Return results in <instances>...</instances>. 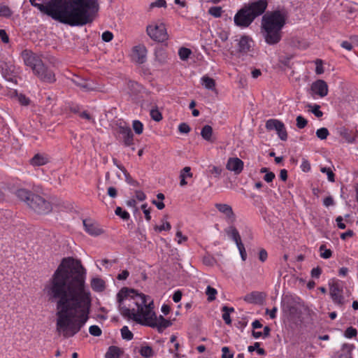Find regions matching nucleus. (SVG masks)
<instances>
[{
    "label": "nucleus",
    "mask_w": 358,
    "mask_h": 358,
    "mask_svg": "<svg viewBox=\"0 0 358 358\" xmlns=\"http://www.w3.org/2000/svg\"><path fill=\"white\" fill-rule=\"evenodd\" d=\"M80 260L63 258L44 289L56 303V331L65 338L78 334L89 319L92 296Z\"/></svg>",
    "instance_id": "obj_1"
},
{
    "label": "nucleus",
    "mask_w": 358,
    "mask_h": 358,
    "mask_svg": "<svg viewBox=\"0 0 358 358\" xmlns=\"http://www.w3.org/2000/svg\"><path fill=\"white\" fill-rule=\"evenodd\" d=\"M40 10H45L52 19L71 26H83L91 23L99 10L98 0H60L48 7L29 0Z\"/></svg>",
    "instance_id": "obj_2"
},
{
    "label": "nucleus",
    "mask_w": 358,
    "mask_h": 358,
    "mask_svg": "<svg viewBox=\"0 0 358 358\" xmlns=\"http://www.w3.org/2000/svg\"><path fill=\"white\" fill-rule=\"evenodd\" d=\"M118 309L122 316L142 324L147 311L154 308L153 301L136 290L124 287L117 294Z\"/></svg>",
    "instance_id": "obj_3"
},
{
    "label": "nucleus",
    "mask_w": 358,
    "mask_h": 358,
    "mask_svg": "<svg viewBox=\"0 0 358 358\" xmlns=\"http://www.w3.org/2000/svg\"><path fill=\"white\" fill-rule=\"evenodd\" d=\"M285 21V15L280 10H274L263 15L261 33L267 44L273 45L280 41Z\"/></svg>",
    "instance_id": "obj_4"
},
{
    "label": "nucleus",
    "mask_w": 358,
    "mask_h": 358,
    "mask_svg": "<svg viewBox=\"0 0 358 358\" xmlns=\"http://www.w3.org/2000/svg\"><path fill=\"white\" fill-rule=\"evenodd\" d=\"M154 308H152L150 311H147L145 314L146 317L144 318L143 325L148 326L152 328H157L159 333L164 331V330L169 327L172 325L171 320L165 319L162 315L157 317Z\"/></svg>",
    "instance_id": "obj_5"
},
{
    "label": "nucleus",
    "mask_w": 358,
    "mask_h": 358,
    "mask_svg": "<svg viewBox=\"0 0 358 358\" xmlns=\"http://www.w3.org/2000/svg\"><path fill=\"white\" fill-rule=\"evenodd\" d=\"M28 206L39 215L48 214L52 209V205L48 201L37 194L32 195L31 201L28 203Z\"/></svg>",
    "instance_id": "obj_6"
},
{
    "label": "nucleus",
    "mask_w": 358,
    "mask_h": 358,
    "mask_svg": "<svg viewBox=\"0 0 358 358\" xmlns=\"http://www.w3.org/2000/svg\"><path fill=\"white\" fill-rule=\"evenodd\" d=\"M148 35L155 41L163 43L168 40L169 35L164 23H152L146 28Z\"/></svg>",
    "instance_id": "obj_7"
},
{
    "label": "nucleus",
    "mask_w": 358,
    "mask_h": 358,
    "mask_svg": "<svg viewBox=\"0 0 358 358\" xmlns=\"http://www.w3.org/2000/svg\"><path fill=\"white\" fill-rule=\"evenodd\" d=\"M265 127L268 131H275L280 140L287 139V132L282 121L278 119H269L266 122Z\"/></svg>",
    "instance_id": "obj_8"
},
{
    "label": "nucleus",
    "mask_w": 358,
    "mask_h": 358,
    "mask_svg": "<svg viewBox=\"0 0 358 358\" xmlns=\"http://www.w3.org/2000/svg\"><path fill=\"white\" fill-rule=\"evenodd\" d=\"M254 20L244 6L238 10L234 17V24L241 28L248 27Z\"/></svg>",
    "instance_id": "obj_9"
},
{
    "label": "nucleus",
    "mask_w": 358,
    "mask_h": 358,
    "mask_svg": "<svg viewBox=\"0 0 358 358\" xmlns=\"http://www.w3.org/2000/svg\"><path fill=\"white\" fill-rule=\"evenodd\" d=\"M34 73L43 83H53L56 80L55 73L43 62H42L34 71Z\"/></svg>",
    "instance_id": "obj_10"
},
{
    "label": "nucleus",
    "mask_w": 358,
    "mask_h": 358,
    "mask_svg": "<svg viewBox=\"0 0 358 358\" xmlns=\"http://www.w3.org/2000/svg\"><path fill=\"white\" fill-rule=\"evenodd\" d=\"M244 6L255 20L265 12L268 6V2L266 0H258L245 4Z\"/></svg>",
    "instance_id": "obj_11"
},
{
    "label": "nucleus",
    "mask_w": 358,
    "mask_h": 358,
    "mask_svg": "<svg viewBox=\"0 0 358 358\" xmlns=\"http://www.w3.org/2000/svg\"><path fill=\"white\" fill-rule=\"evenodd\" d=\"M21 57L26 66L34 71L42 62L40 56L29 50H24L21 52Z\"/></svg>",
    "instance_id": "obj_12"
},
{
    "label": "nucleus",
    "mask_w": 358,
    "mask_h": 358,
    "mask_svg": "<svg viewBox=\"0 0 358 358\" xmlns=\"http://www.w3.org/2000/svg\"><path fill=\"white\" fill-rule=\"evenodd\" d=\"M329 292L333 301L338 305L344 303V297L342 295L343 289L337 281L329 283Z\"/></svg>",
    "instance_id": "obj_13"
},
{
    "label": "nucleus",
    "mask_w": 358,
    "mask_h": 358,
    "mask_svg": "<svg viewBox=\"0 0 358 358\" xmlns=\"http://www.w3.org/2000/svg\"><path fill=\"white\" fill-rule=\"evenodd\" d=\"M83 222L85 231L90 235L97 236L103 233L99 224L92 220L85 219Z\"/></svg>",
    "instance_id": "obj_14"
},
{
    "label": "nucleus",
    "mask_w": 358,
    "mask_h": 358,
    "mask_svg": "<svg viewBox=\"0 0 358 358\" xmlns=\"http://www.w3.org/2000/svg\"><path fill=\"white\" fill-rule=\"evenodd\" d=\"M253 41L249 36H241L238 41V52L245 55L251 51Z\"/></svg>",
    "instance_id": "obj_15"
},
{
    "label": "nucleus",
    "mask_w": 358,
    "mask_h": 358,
    "mask_svg": "<svg viewBox=\"0 0 358 358\" xmlns=\"http://www.w3.org/2000/svg\"><path fill=\"white\" fill-rule=\"evenodd\" d=\"M311 91L313 94L324 97L328 94V85L323 80H317L311 85Z\"/></svg>",
    "instance_id": "obj_16"
},
{
    "label": "nucleus",
    "mask_w": 358,
    "mask_h": 358,
    "mask_svg": "<svg viewBox=\"0 0 358 358\" xmlns=\"http://www.w3.org/2000/svg\"><path fill=\"white\" fill-rule=\"evenodd\" d=\"M243 162L238 157H230L227 160L226 168L235 174H240L243 169Z\"/></svg>",
    "instance_id": "obj_17"
},
{
    "label": "nucleus",
    "mask_w": 358,
    "mask_h": 358,
    "mask_svg": "<svg viewBox=\"0 0 358 358\" xmlns=\"http://www.w3.org/2000/svg\"><path fill=\"white\" fill-rule=\"evenodd\" d=\"M71 81L83 92H90L95 90V86L92 81L84 79L79 76H75L71 78Z\"/></svg>",
    "instance_id": "obj_18"
},
{
    "label": "nucleus",
    "mask_w": 358,
    "mask_h": 358,
    "mask_svg": "<svg viewBox=\"0 0 358 358\" xmlns=\"http://www.w3.org/2000/svg\"><path fill=\"white\" fill-rule=\"evenodd\" d=\"M118 133L122 136L124 145L129 147L134 145V134L129 127H120Z\"/></svg>",
    "instance_id": "obj_19"
},
{
    "label": "nucleus",
    "mask_w": 358,
    "mask_h": 358,
    "mask_svg": "<svg viewBox=\"0 0 358 358\" xmlns=\"http://www.w3.org/2000/svg\"><path fill=\"white\" fill-rule=\"evenodd\" d=\"M147 50L144 45H137L133 48V59L138 64H143L146 59Z\"/></svg>",
    "instance_id": "obj_20"
},
{
    "label": "nucleus",
    "mask_w": 358,
    "mask_h": 358,
    "mask_svg": "<svg viewBox=\"0 0 358 358\" xmlns=\"http://www.w3.org/2000/svg\"><path fill=\"white\" fill-rule=\"evenodd\" d=\"M215 206L220 213L225 215L227 218L230 220L231 222L235 221V214L231 206L226 203H216Z\"/></svg>",
    "instance_id": "obj_21"
},
{
    "label": "nucleus",
    "mask_w": 358,
    "mask_h": 358,
    "mask_svg": "<svg viewBox=\"0 0 358 358\" xmlns=\"http://www.w3.org/2000/svg\"><path fill=\"white\" fill-rule=\"evenodd\" d=\"M49 162L48 155L45 154H36L31 159L30 164L35 166H43Z\"/></svg>",
    "instance_id": "obj_22"
},
{
    "label": "nucleus",
    "mask_w": 358,
    "mask_h": 358,
    "mask_svg": "<svg viewBox=\"0 0 358 358\" xmlns=\"http://www.w3.org/2000/svg\"><path fill=\"white\" fill-rule=\"evenodd\" d=\"M28 189L20 188L16 190L15 195L21 201H24L27 205L31 201L32 195H34Z\"/></svg>",
    "instance_id": "obj_23"
},
{
    "label": "nucleus",
    "mask_w": 358,
    "mask_h": 358,
    "mask_svg": "<svg viewBox=\"0 0 358 358\" xmlns=\"http://www.w3.org/2000/svg\"><path fill=\"white\" fill-rule=\"evenodd\" d=\"M225 233L236 243V245H239L242 243L239 232L234 226H230L225 229Z\"/></svg>",
    "instance_id": "obj_24"
},
{
    "label": "nucleus",
    "mask_w": 358,
    "mask_h": 358,
    "mask_svg": "<svg viewBox=\"0 0 358 358\" xmlns=\"http://www.w3.org/2000/svg\"><path fill=\"white\" fill-rule=\"evenodd\" d=\"M91 287L95 292H102L105 289V282L99 278H94L91 280Z\"/></svg>",
    "instance_id": "obj_25"
},
{
    "label": "nucleus",
    "mask_w": 358,
    "mask_h": 358,
    "mask_svg": "<svg viewBox=\"0 0 358 358\" xmlns=\"http://www.w3.org/2000/svg\"><path fill=\"white\" fill-rule=\"evenodd\" d=\"M201 85L207 90H215V81L208 76H203L201 79Z\"/></svg>",
    "instance_id": "obj_26"
},
{
    "label": "nucleus",
    "mask_w": 358,
    "mask_h": 358,
    "mask_svg": "<svg viewBox=\"0 0 358 358\" xmlns=\"http://www.w3.org/2000/svg\"><path fill=\"white\" fill-rule=\"evenodd\" d=\"M11 96L22 106H28L30 103V99L28 97L23 94L18 93L17 90H14L12 92Z\"/></svg>",
    "instance_id": "obj_27"
},
{
    "label": "nucleus",
    "mask_w": 358,
    "mask_h": 358,
    "mask_svg": "<svg viewBox=\"0 0 358 358\" xmlns=\"http://www.w3.org/2000/svg\"><path fill=\"white\" fill-rule=\"evenodd\" d=\"M201 136L202 138L208 141V142H213L214 141L212 138L213 136V128L210 125H205L201 131Z\"/></svg>",
    "instance_id": "obj_28"
},
{
    "label": "nucleus",
    "mask_w": 358,
    "mask_h": 358,
    "mask_svg": "<svg viewBox=\"0 0 358 358\" xmlns=\"http://www.w3.org/2000/svg\"><path fill=\"white\" fill-rule=\"evenodd\" d=\"M120 350L117 346H110L106 353V358H120Z\"/></svg>",
    "instance_id": "obj_29"
},
{
    "label": "nucleus",
    "mask_w": 358,
    "mask_h": 358,
    "mask_svg": "<svg viewBox=\"0 0 358 358\" xmlns=\"http://www.w3.org/2000/svg\"><path fill=\"white\" fill-rule=\"evenodd\" d=\"M222 311L223 312L222 319L224 320L226 324H230L231 323V320L230 318V313L234 311V308H229L228 306H224L222 307Z\"/></svg>",
    "instance_id": "obj_30"
},
{
    "label": "nucleus",
    "mask_w": 358,
    "mask_h": 358,
    "mask_svg": "<svg viewBox=\"0 0 358 358\" xmlns=\"http://www.w3.org/2000/svg\"><path fill=\"white\" fill-rule=\"evenodd\" d=\"M117 168L120 169L125 176V180L127 183L133 186H138L139 183L138 181L134 180L131 176L127 173V170L123 166H117Z\"/></svg>",
    "instance_id": "obj_31"
},
{
    "label": "nucleus",
    "mask_w": 358,
    "mask_h": 358,
    "mask_svg": "<svg viewBox=\"0 0 358 358\" xmlns=\"http://www.w3.org/2000/svg\"><path fill=\"white\" fill-rule=\"evenodd\" d=\"M140 355L145 358H150L154 355V351L150 346H142L139 350Z\"/></svg>",
    "instance_id": "obj_32"
},
{
    "label": "nucleus",
    "mask_w": 358,
    "mask_h": 358,
    "mask_svg": "<svg viewBox=\"0 0 358 358\" xmlns=\"http://www.w3.org/2000/svg\"><path fill=\"white\" fill-rule=\"evenodd\" d=\"M260 298V293L257 292H252L249 294H247L244 297V300L248 303H257Z\"/></svg>",
    "instance_id": "obj_33"
},
{
    "label": "nucleus",
    "mask_w": 358,
    "mask_h": 358,
    "mask_svg": "<svg viewBox=\"0 0 358 358\" xmlns=\"http://www.w3.org/2000/svg\"><path fill=\"white\" fill-rule=\"evenodd\" d=\"M191 54V50L187 48L182 47L180 48L178 50V55L180 57V59L182 61L187 60Z\"/></svg>",
    "instance_id": "obj_34"
},
{
    "label": "nucleus",
    "mask_w": 358,
    "mask_h": 358,
    "mask_svg": "<svg viewBox=\"0 0 358 358\" xmlns=\"http://www.w3.org/2000/svg\"><path fill=\"white\" fill-rule=\"evenodd\" d=\"M121 335L123 339L127 341H130L133 338L134 334L129 329L127 326H124L121 329Z\"/></svg>",
    "instance_id": "obj_35"
},
{
    "label": "nucleus",
    "mask_w": 358,
    "mask_h": 358,
    "mask_svg": "<svg viewBox=\"0 0 358 358\" xmlns=\"http://www.w3.org/2000/svg\"><path fill=\"white\" fill-rule=\"evenodd\" d=\"M208 13L215 17H220L222 13V8L220 6L210 7L208 10Z\"/></svg>",
    "instance_id": "obj_36"
},
{
    "label": "nucleus",
    "mask_w": 358,
    "mask_h": 358,
    "mask_svg": "<svg viewBox=\"0 0 358 358\" xmlns=\"http://www.w3.org/2000/svg\"><path fill=\"white\" fill-rule=\"evenodd\" d=\"M217 290L208 285L206 288V294L208 296V301H213L215 299V296L217 294Z\"/></svg>",
    "instance_id": "obj_37"
},
{
    "label": "nucleus",
    "mask_w": 358,
    "mask_h": 358,
    "mask_svg": "<svg viewBox=\"0 0 358 358\" xmlns=\"http://www.w3.org/2000/svg\"><path fill=\"white\" fill-rule=\"evenodd\" d=\"M329 135V130L325 127L318 129L316 131L317 137L321 140L326 139Z\"/></svg>",
    "instance_id": "obj_38"
},
{
    "label": "nucleus",
    "mask_w": 358,
    "mask_h": 358,
    "mask_svg": "<svg viewBox=\"0 0 358 358\" xmlns=\"http://www.w3.org/2000/svg\"><path fill=\"white\" fill-rule=\"evenodd\" d=\"M115 213L116 215L120 216L124 220H128L130 217V215L128 212L122 210L121 207H117Z\"/></svg>",
    "instance_id": "obj_39"
},
{
    "label": "nucleus",
    "mask_w": 358,
    "mask_h": 358,
    "mask_svg": "<svg viewBox=\"0 0 358 358\" xmlns=\"http://www.w3.org/2000/svg\"><path fill=\"white\" fill-rule=\"evenodd\" d=\"M320 171L323 173H326L327 175L328 180L330 182H334L335 181V174L331 171L330 168L327 167H321Z\"/></svg>",
    "instance_id": "obj_40"
},
{
    "label": "nucleus",
    "mask_w": 358,
    "mask_h": 358,
    "mask_svg": "<svg viewBox=\"0 0 358 358\" xmlns=\"http://www.w3.org/2000/svg\"><path fill=\"white\" fill-rule=\"evenodd\" d=\"M320 257L324 259H329L332 255V252L330 249H326L324 245H322L320 247Z\"/></svg>",
    "instance_id": "obj_41"
},
{
    "label": "nucleus",
    "mask_w": 358,
    "mask_h": 358,
    "mask_svg": "<svg viewBox=\"0 0 358 358\" xmlns=\"http://www.w3.org/2000/svg\"><path fill=\"white\" fill-rule=\"evenodd\" d=\"M132 127L136 134H141L143 133V124L139 120H134Z\"/></svg>",
    "instance_id": "obj_42"
},
{
    "label": "nucleus",
    "mask_w": 358,
    "mask_h": 358,
    "mask_svg": "<svg viewBox=\"0 0 358 358\" xmlns=\"http://www.w3.org/2000/svg\"><path fill=\"white\" fill-rule=\"evenodd\" d=\"M13 14V12L10 8L7 6H0V16L5 17H10Z\"/></svg>",
    "instance_id": "obj_43"
},
{
    "label": "nucleus",
    "mask_w": 358,
    "mask_h": 358,
    "mask_svg": "<svg viewBox=\"0 0 358 358\" xmlns=\"http://www.w3.org/2000/svg\"><path fill=\"white\" fill-rule=\"evenodd\" d=\"M308 108H311L310 111L317 117H321L323 115V113L320 110V106L319 105L315 104L312 106L310 104H308Z\"/></svg>",
    "instance_id": "obj_44"
},
{
    "label": "nucleus",
    "mask_w": 358,
    "mask_h": 358,
    "mask_svg": "<svg viewBox=\"0 0 358 358\" xmlns=\"http://www.w3.org/2000/svg\"><path fill=\"white\" fill-rule=\"evenodd\" d=\"M171 229V224L167 221L164 222L161 226L156 225L154 227L155 231H158V232H161L162 231H169Z\"/></svg>",
    "instance_id": "obj_45"
},
{
    "label": "nucleus",
    "mask_w": 358,
    "mask_h": 358,
    "mask_svg": "<svg viewBox=\"0 0 358 358\" xmlns=\"http://www.w3.org/2000/svg\"><path fill=\"white\" fill-rule=\"evenodd\" d=\"M150 114L151 118L153 120L156 121V122H159L162 119V113L157 108L156 109H152L150 110Z\"/></svg>",
    "instance_id": "obj_46"
},
{
    "label": "nucleus",
    "mask_w": 358,
    "mask_h": 358,
    "mask_svg": "<svg viewBox=\"0 0 358 358\" xmlns=\"http://www.w3.org/2000/svg\"><path fill=\"white\" fill-rule=\"evenodd\" d=\"M357 334V331L356 329L352 327H348L345 331L344 336L348 338H352L356 336Z\"/></svg>",
    "instance_id": "obj_47"
},
{
    "label": "nucleus",
    "mask_w": 358,
    "mask_h": 358,
    "mask_svg": "<svg viewBox=\"0 0 358 358\" xmlns=\"http://www.w3.org/2000/svg\"><path fill=\"white\" fill-rule=\"evenodd\" d=\"M89 332L94 336H99L101 335L102 331L97 325H92L89 328Z\"/></svg>",
    "instance_id": "obj_48"
},
{
    "label": "nucleus",
    "mask_w": 358,
    "mask_h": 358,
    "mask_svg": "<svg viewBox=\"0 0 358 358\" xmlns=\"http://www.w3.org/2000/svg\"><path fill=\"white\" fill-rule=\"evenodd\" d=\"M296 127L299 129H303L306 127L308 121L301 115L297 116L296 119Z\"/></svg>",
    "instance_id": "obj_49"
},
{
    "label": "nucleus",
    "mask_w": 358,
    "mask_h": 358,
    "mask_svg": "<svg viewBox=\"0 0 358 358\" xmlns=\"http://www.w3.org/2000/svg\"><path fill=\"white\" fill-rule=\"evenodd\" d=\"M240 252L241 257L243 261H245L247 258V253L243 243H240L239 245H236Z\"/></svg>",
    "instance_id": "obj_50"
},
{
    "label": "nucleus",
    "mask_w": 358,
    "mask_h": 358,
    "mask_svg": "<svg viewBox=\"0 0 358 358\" xmlns=\"http://www.w3.org/2000/svg\"><path fill=\"white\" fill-rule=\"evenodd\" d=\"M178 130L180 133L188 134L190 131L191 128L187 123L182 122L179 124Z\"/></svg>",
    "instance_id": "obj_51"
},
{
    "label": "nucleus",
    "mask_w": 358,
    "mask_h": 358,
    "mask_svg": "<svg viewBox=\"0 0 358 358\" xmlns=\"http://www.w3.org/2000/svg\"><path fill=\"white\" fill-rule=\"evenodd\" d=\"M167 6L166 0H157L150 4V8H166Z\"/></svg>",
    "instance_id": "obj_52"
},
{
    "label": "nucleus",
    "mask_w": 358,
    "mask_h": 358,
    "mask_svg": "<svg viewBox=\"0 0 358 358\" xmlns=\"http://www.w3.org/2000/svg\"><path fill=\"white\" fill-rule=\"evenodd\" d=\"M128 88L131 91L132 93H136L138 90L139 85L136 82L129 80L127 83Z\"/></svg>",
    "instance_id": "obj_53"
},
{
    "label": "nucleus",
    "mask_w": 358,
    "mask_h": 358,
    "mask_svg": "<svg viewBox=\"0 0 358 358\" xmlns=\"http://www.w3.org/2000/svg\"><path fill=\"white\" fill-rule=\"evenodd\" d=\"M222 358H234V354L230 352L229 348L228 347H223L222 348Z\"/></svg>",
    "instance_id": "obj_54"
},
{
    "label": "nucleus",
    "mask_w": 358,
    "mask_h": 358,
    "mask_svg": "<svg viewBox=\"0 0 358 358\" xmlns=\"http://www.w3.org/2000/svg\"><path fill=\"white\" fill-rule=\"evenodd\" d=\"M113 34L109 31H106L102 34L101 38L105 42H110L113 40Z\"/></svg>",
    "instance_id": "obj_55"
},
{
    "label": "nucleus",
    "mask_w": 358,
    "mask_h": 358,
    "mask_svg": "<svg viewBox=\"0 0 358 358\" xmlns=\"http://www.w3.org/2000/svg\"><path fill=\"white\" fill-rule=\"evenodd\" d=\"M210 172L215 177H219L222 173V169L218 166H213L212 169L210 170Z\"/></svg>",
    "instance_id": "obj_56"
},
{
    "label": "nucleus",
    "mask_w": 358,
    "mask_h": 358,
    "mask_svg": "<svg viewBox=\"0 0 358 358\" xmlns=\"http://www.w3.org/2000/svg\"><path fill=\"white\" fill-rule=\"evenodd\" d=\"M0 38L4 43L9 42V37L4 29H0Z\"/></svg>",
    "instance_id": "obj_57"
},
{
    "label": "nucleus",
    "mask_w": 358,
    "mask_h": 358,
    "mask_svg": "<svg viewBox=\"0 0 358 358\" xmlns=\"http://www.w3.org/2000/svg\"><path fill=\"white\" fill-rule=\"evenodd\" d=\"M322 273V269L320 267H316L312 269L311 276L313 278H318Z\"/></svg>",
    "instance_id": "obj_58"
},
{
    "label": "nucleus",
    "mask_w": 358,
    "mask_h": 358,
    "mask_svg": "<svg viewBox=\"0 0 358 358\" xmlns=\"http://www.w3.org/2000/svg\"><path fill=\"white\" fill-rule=\"evenodd\" d=\"M135 196L136 198L140 201H144L146 199L145 193L141 190H136L135 192Z\"/></svg>",
    "instance_id": "obj_59"
},
{
    "label": "nucleus",
    "mask_w": 358,
    "mask_h": 358,
    "mask_svg": "<svg viewBox=\"0 0 358 358\" xmlns=\"http://www.w3.org/2000/svg\"><path fill=\"white\" fill-rule=\"evenodd\" d=\"M301 167L303 171H304V172H308L310 170V164L308 162V161L306 159L303 160Z\"/></svg>",
    "instance_id": "obj_60"
},
{
    "label": "nucleus",
    "mask_w": 358,
    "mask_h": 358,
    "mask_svg": "<svg viewBox=\"0 0 358 358\" xmlns=\"http://www.w3.org/2000/svg\"><path fill=\"white\" fill-rule=\"evenodd\" d=\"M268 257L267 252L264 249H262L259 253V259L261 262H264Z\"/></svg>",
    "instance_id": "obj_61"
},
{
    "label": "nucleus",
    "mask_w": 358,
    "mask_h": 358,
    "mask_svg": "<svg viewBox=\"0 0 358 358\" xmlns=\"http://www.w3.org/2000/svg\"><path fill=\"white\" fill-rule=\"evenodd\" d=\"M343 219L341 216H338L336 219V222L337 223V226L341 229H344L346 227L345 224L343 223Z\"/></svg>",
    "instance_id": "obj_62"
},
{
    "label": "nucleus",
    "mask_w": 358,
    "mask_h": 358,
    "mask_svg": "<svg viewBox=\"0 0 358 358\" xmlns=\"http://www.w3.org/2000/svg\"><path fill=\"white\" fill-rule=\"evenodd\" d=\"M129 275V273L127 270L122 271L120 273L118 274L117 276V278L120 280H126Z\"/></svg>",
    "instance_id": "obj_63"
},
{
    "label": "nucleus",
    "mask_w": 358,
    "mask_h": 358,
    "mask_svg": "<svg viewBox=\"0 0 358 358\" xmlns=\"http://www.w3.org/2000/svg\"><path fill=\"white\" fill-rule=\"evenodd\" d=\"M275 174L273 172H268L264 177V179L267 182H271L275 178Z\"/></svg>",
    "instance_id": "obj_64"
}]
</instances>
